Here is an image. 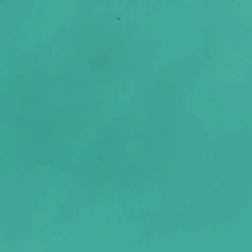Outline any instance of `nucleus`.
Returning <instances> with one entry per match:
<instances>
[{"label": "nucleus", "instance_id": "f257e3e1", "mask_svg": "<svg viewBox=\"0 0 252 252\" xmlns=\"http://www.w3.org/2000/svg\"><path fill=\"white\" fill-rule=\"evenodd\" d=\"M0 66H85V64H0Z\"/></svg>", "mask_w": 252, "mask_h": 252}, {"label": "nucleus", "instance_id": "f03ea898", "mask_svg": "<svg viewBox=\"0 0 252 252\" xmlns=\"http://www.w3.org/2000/svg\"><path fill=\"white\" fill-rule=\"evenodd\" d=\"M0 63H85V62H0Z\"/></svg>", "mask_w": 252, "mask_h": 252}]
</instances>
